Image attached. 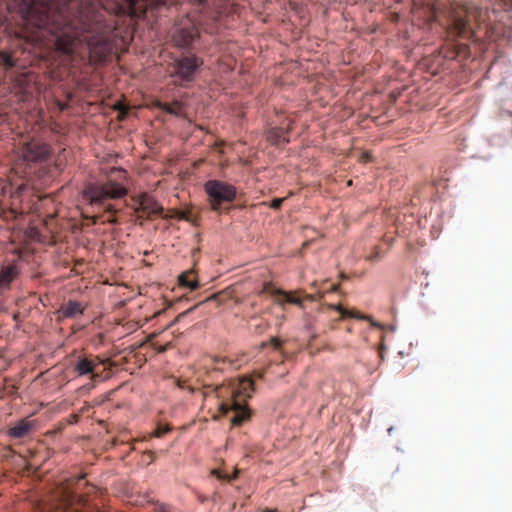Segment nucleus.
I'll list each match as a JSON object with an SVG mask.
<instances>
[{"instance_id":"obj_1","label":"nucleus","mask_w":512,"mask_h":512,"mask_svg":"<svg viewBox=\"0 0 512 512\" xmlns=\"http://www.w3.org/2000/svg\"><path fill=\"white\" fill-rule=\"evenodd\" d=\"M41 36H52L54 49L61 55L71 56L75 42H85L91 57L104 61L111 53L110 27L90 12H80L68 20L61 13L40 12L33 20Z\"/></svg>"},{"instance_id":"obj_2","label":"nucleus","mask_w":512,"mask_h":512,"mask_svg":"<svg viewBox=\"0 0 512 512\" xmlns=\"http://www.w3.org/2000/svg\"><path fill=\"white\" fill-rule=\"evenodd\" d=\"M254 383L249 378L239 381L237 388L231 391V399L222 402L219 406V412L226 415L232 413L230 422L233 426H240L250 418V411L247 409L246 400L250 398L253 391Z\"/></svg>"},{"instance_id":"obj_3","label":"nucleus","mask_w":512,"mask_h":512,"mask_svg":"<svg viewBox=\"0 0 512 512\" xmlns=\"http://www.w3.org/2000/svg\"><path fill=\"white\" fill-rule=\"evenodd\" d=\"M130 207L138 219L155 220L157 217L172 218L178 221H188V217L183 211H168L164 214L163 208L157 203L154 197L148 193H140L132 196Z\"/></svg>"},{"instance_id":"obj_4","label":"nucleus","mask_w":512,"mask_h":512,"mask_svg":"<svg viewBox=\"0 0 512 512\" xmlns=\"http://www.w3.org/2000/svg\"><path fill=\"white\" fill-rule=\"evenodd\" d=\"M126 193L127 190L122 184L108 180L105 183L89 184L83 192V198L92 206L109 208V205H105L107 200L122 198Z\"/></svg>"},{"instance_id":"obj_5","label":"nucleus","mask_w":512,"mask_h":512,"mask_svg":"<svg viewBox=\"0 0 512 512\" xmlns=\"http://www.w3.org/2000/svg\"><path fill=\"white\" fill-rule=\"evenodd\" d=\"M211 208L219 212H228L236 197V188L220 180H209L204 184Z\"/></svg>"},{"instance_id":"obj_6","label":"nucleus","mask_w":512,"mask_h":512,"mask_svg":"<svg viewBox=\"0 0 512 512\" xmlns=\"http://www.w3.org/2000/svg\"><path fill=\"white\" fill-rule=\"evenodd\" d=\"M69 484L61 489L59 496V509L62 512H103L98 507L89 504L88 500L71 490Z\"/></svg>"},{"instance_id":"obj_7","label":"nucleus","mask_w":512,"mask_h":512,"mask_svg":"<svg viewBox=\"0 0 512 512\" xmlns=\"http://www.w3.org/2000/svg\"><path fill=\"white\" fill-rule=\"evenodd\" d=\"M202 64L203 60L195 54H182L171 63V75L181 81L191 82L194 80L195 73Z\"/></svg>"},{"instance_id":"obj_8","label":"nucleus","mask_w":512,"mask_h":512,"mask_svg":"<svg viewBox=\"0 0 512 512\" xmlns=\"http://www.w3.org/2000/svg\"><path fill=\"white\" fill-rule=\"evenodd\" d=\"M49 145L38 139H31L22 147L24 160L28 162H42L49 156Z\"/></svg>"},{"instance_id":"obj_9","label":"nucleus","mask_w":512,"mask_h":512,"mask_svg":"<svg viewBox=\"0 0 512 512\" xmlns=\"http://www.w3.org/2000/svg\"><path fill=\"white\" fill-rule=\"evenodd\" d=\"M102 364L98 357H78L73 364V371L78 376L90 375L91 379H96L99 374L96 369Z\"/></svg>"},{"instance_id":"obj_10","label":"nucleus","mask_w":512,"mask_h":512,"mask_svg":"<svg viewBox=\"0 0 512 512\" xmlns=\"http://www.w3.org/2000/svg\"><path fill=\"white\" fill-rule=\"evenodd\" d=\"M199 36L198 27L192 24L188 27L177 28L172 35V40L177 47L185 48L189 47Z\"/></svg>"},{"instance_id":"obj_11","label":"nucleus","mask_w":512,"mask_h":512,"mask_svg":"<svg viewBox=\"0 0 512 512\" xmlns=\"http://www.w3.org/2000/svg\"><path fill=\"white\" fill-rule=\"evenodd\" d=\"M20 267L17 261L7 262L0 267V292L9 288L10 284L18 278Z\"/></svg>"},{"instance_id":"obj_12","label":"nucleus","mask_w":512,"mask_h":512,"mask_svg":"<svg viewBox=\"0 0 512 512\" xmlns=\"http://www.w3.org/2000/svg\"><path fill=\"white\" fill-rule=\"evenodd\" d=\"M169 0H126L128 13L131 17H142L146 13L147 5H166Z\"/></svg>"},{"instance_id":"obj_13","label":"nucleus","mask_w":512,"mask_h":512,"mask_svg":"<svg viewBox=\"0 0 512 512\" xmlns=\"http://www.w3.org/2000/svg\"><path fill=\"white\" fill-rule=\"evenodd\" d=\"M86 306L78 301L69 300L63 303L57 311L58 319L75 318L84 313Z\"/></svg>"},{"instance_id":"obj_14","label":"nucleus","mask_w":512,"mask_h":512,"mask_svg":"<svg viewBox=\"0 0 512 512\" xmlns=\"http://www.w3.org/2000/svg\"><path fill=\"white\" fill-rule=\"evenodd\" d=\"M292 120H288L286 127H272L267 131L266 138L273 145H279L281 143H288L289 138L287 137L288 131L292 128Z\"/></svg>"},{"instance_id":"obj_15","label":"nucleus","mask_w":512,"mask_h":512,"mask_svg":"<svg viewBox=\"0 0 512 512\" xmlns=\"http://www.w3.org/2000/svg\"><path fill=\"white\" fill-rule=\"evenodd\" d=\"M34 427L35 421L24 418L16 422L14 426L10 427L7 434L11 438L20 439L27 436Z\"/></svg>"},{"instance_id":"obj_16","label":"nucleus","mask_w":512,"mask_h":512,"mask_svg":"<svg viewBox=\"0 0 512 512\" xmlns=\"http://www.w3.org/2000/svg\"><path fill=\"white\" fill-rule=\"evenodd\" d=\"M329 308L340 312L341 318L350 317V318H355V319H359V320H366V321H369L371 323V325H373L375 327H380V324L374 322L372 320L371 316L362 315L359 312H350V311L344 309L341 305L330 304Z\"/></svg>"},{"instance_id":"obj_17","label":"nucleus","mask_w":512,"mask_h":512,"mask_svg":"<svg viewBox=\"0 0 512 512\" xmlns=\"http://www.w3.org/2000/svg\"><path fill=\"white\" fill-rule=\"evenodd\" d=\"M178 284L180 287L195 290L199 287L198 281L193 270H188L178 276Z\"/></svg>"},{"instance_id":"obj_18","label":"nucleus","mask_w":512,"mask_h":512,"mask_svg":"<svg viewBox=\"0 0 512 512\" xmlns=\"http://www.w3.org/2000/svg\"><path fill=\"white\" fill-rule=\"evenodd\" d=\"M156 106L162 111L174 116H179L182 111V104L179 101H173L171 104L157 102Z\"/></svg>"},{"instance_id":"obj_19","label":"nucleus","mask_w":512,"mask_h":512,"mask_svg":"<svg viewBox=\"0 0 512 512\" xmlns=\"http://www.w3.org/2000/svg\"><path fill=\"white\" fill-rule=\"evenodd\" d=\"M212 361L213 369L218 371L222 370L224 365L231 364V361L228 358L222 356L214 357Z\"/></svg>"},{"instance_id":"obj_20","label":"nucleus","mask_w":512,"mask_h":512,"mask_svg":"<svg viewBox=\"0 0 512 512\" xmlns=\"http://www.w3.org/2000/svg\"><path fill=\"white\" fill-rule=\"evenodd\" d=\"M0 60L2 64L7 68L11 69L15 66V61L12 58V56L7 52H1L0 53Z\"/></svg>"},{"instance_id":"obj_21","label":"nucleus","mask_w":512,"mask_h":512,"mask_svg":"<svg viewBox=\"0 0 512 512\" xmlns=\"http://www.w3.org/2000/svg\"><path fill=\"white\" fill-rule=\"evenodd\" d=\"M26 235L28 238H30L32 240L40 241V239H39L40 234H39V231L37 230L36 226H28Z\"/></svg>"},{"instance_id":"obj_22","label":"nucleus","mask_w":512,"mask_h":512,"mask_svg":"<svg viewBox=\"0 0 512 512\" xmlns=\"http://www.w3.org/2000/svg\"><path fill=\"white\" fill-rule=\"evenodd\" d=\"M170 431V427L169 426H163V425H158L156 427V429L153 431V436L154 437H157V438H161L163 437L166 433H168Z\"/></svg>"},{"instance_id":"obj_23","label":"nucleus","mask_w":512,"mask_h":512,"mask_svg":"<svg viewBox=\"0 0 512 512\" xmlns=\"http://www.w3.org/2000/svg\"><path fill=\"white\" fill-rule=\"evenodd\" d=\"M190 2L199 12H203L208 8V0H190Z\"/></svg>"},{"instance_id":"obj_24","label":"nucleus","mask_w":512,"mask_h":512,"mask_svg":"<svg viewBox=\"0 0 512 512\" xmlns=\"http://www.w3.org/2000/svg\"><path fill=\"white\" fill-rule=\"evenodd\" d=\"M382 254L380 253L379 248H375L374 252L368 256H366V260L370 262H377L382 259Z\"/></svg>"},{"instance_id":"obj_25","label":"nucleus","mask_w":512,"mask_h":512,"mask_svg":"<svg viewBox=\"0 0 512 512\" xmlns=\"http://www.w3.org/2000/svg\"><path fill=\"white\" fill-rule=\"evenodd\" d=\"M153 512H172L171 507L164 503H155Z\"/></svg>"},{"instance_id":"obj_26","label":"nucleus","mask_w":512,"mask_h":512,"mask_svg":"<svg viewBox=\"0 0 512 512\" xmlns=\"http://www.w3.org/2000/svg\"><path fill=\"white\" fill-rule=\"evenodd\" d=\"M284 296H285V301L288 303L297 304V305H301V303H302L299 298H296L290 294L285 293Z\"/></svg>"},{"instance_id":"obj_27","label":"nucleus","mask_w":512,"mask_h":512,"mask_svg":"<svg viewBox=\"0 0 512 512\" xmlns=\"http://www.w3.org/2000/svg\"><path fill=\"white\" fill-rule=\"evenodd\" d=\"M285 198H275L271 201L270 207L273 209H278L282 205Z\"/></svg>"},{"instance_id":"obj_28","label":"nucleus","mask_w":512,"mask_h":512,"mask_svg":"<svg viewBox=\"0 0 512 512\" xmlns=\"http://www.w3.org/2000/svg\"><path fill=\"white\" fill-rule=\"evenodd\" d=\"M216 473H217L218 478H220V479H227L228 481H231V480H233V479H235L237 477V471H235L232 476H228V475L224 476V475H221L218 472H216Z\"/></svg>"},{"instance_id":"obj_29","label":"nucleus","mask_w":512,"mask_h":512,"mask_svg":"<svg viewBox=\"0 0 512 512\" xmlns=\"http://www.w3.org/2000/svg\"><path fill=\"white\" fill-rule=\"evenodd\" d=\"M197 307V305L191 307L190 309L180 313L177 317H176V321H179L181 318L185 317L187 314H189L192 310H194L195 308Z\"/></svg>"},{"instance_id":"obj_30","label":"nucleus","mask_w":512,"mask_h":512,"mask_svg":"<svg viewBox=\"0 0 512 512\" xmlns=\"http://www.w3.org/2000/svg\"><path fill=\"white\" fill-rule=\"evenodd\" d=\"M116 222V219L112 217V214H109L108 218L106 220L102 221V224L108 223V224H114Z\"/></svg>"},{"instance_id":"obj_31","label":"nucleus","mask_w":512,"mask_h":512,"mask_svg":"<svg viewBox=\"0 0 512 512\" xmlns=\"http://www.w3.org/2000/svg\"><path fill=\"white\" fill-rule=\"evenodd\" d=\"M271 342L273 343V345H274V347H275V348H279V346H280V341H279L278 339H276V338H272V339H271Z\"/></svg>"},{"instance_id":"obj_32","label":"nucleus","mask_w":512,"mask_h":512,"mask_svg":"<svg viewBox=\"0 0 512 512\" xmlns=\"http://www.w3.org/2000/svg\"><path fill=\"white\" fill-rule=\"evenodd\" d=\"M393 238L392 237H388V236H384V241L388 243V245H391V242H392Z\"/></svg>"},{"instance_id":"obj_33","label":"nucleus","mask_w":512,"mask_h":512,"mask_svg":"<svg viewBox=\"0 0 512 512\" xmlns=\"http://www.w3.org/2000/svg\"><path fill=\"white\" fill-rule=\"evenodd\" d=\"M262 512H278L276 509L265 508Z\"/></svg>"},{"instance_id":"obj_34","label":"nucleus","mask_w":512,"mask_h":512,"mask_svg":"<svg viewBox=\"0 0 512 512\" xmlns=\"http://www.w3.org/2000/svg\"><path fill=\"white\" fill-rule=\"evenodd\" d=\"M338 287H339L338 284L333 285L332 288H331V291L332 292H336L338 290Z\"/></svg>"},{"instance_id":"obj_35","label":"nucleus","mask_w":512,"mask_h":512,"mask_svg":"<svg viewBox=\"0 0 512 512\" xmlns=\"http://www.w3.org/2000/svg\"><path fill=\"white\" fill-rule=\"evenodd\" d=\"M84 479V476L83 475H80L76 480H75V483H79V481L83 480Z\"/></svg>"},{"instance_id":"obj_36","label":"nucleus","mask_w":512,"mask_h":512,"mask_svg":"<svg viewBox=\"0 0 512 512\" xmlns=\"http://www.w3.org/2000/svg\"><path fill=\"white\" fill-rule=\"evenodd\" d=\"M340 278H341L342 280H345V279H347V276H346L344 273H341V274H340Z\"/></svg>"},{"instance_id":"obj_37","label":"nucleus","mask_w":512,"mask_h":512,"mask_svg":"<svg viewBox=\"0 0 512 512\" xmlns=\"http://www.w3.org/2000/svg\"><path fill=\"white\" fill-rule=\"evenodd\" d=\"M148 454H149L150 456H152V461H154V454H155V453H154L153 451H148Z\"/></svg>"},{"instance_id":"obj_38","label":"nucleus","mask_w":512,"mask_h":512,"mask_svg":"<svg viewBox=\"0 0 512 512\" xmlns=\"http://www.w3.org/2000/svg\"><path fill=\"white\" fill-rule=\"evenodd\" d=\"M309 243H310V241H305V242L303 243V245H302V246H303V248H306V247L309 245Z\"/></svg>"},{"instance_id":"obj_39","label":"nucleus","mask_w":512,"mask_h":512,"mask_svg":"<svg viewBox=\"0 0 512 512\" xmlns=\"http://www.w3.org/2000/svg\"><path fill=\"white\" fill-rule=\"evenodd\" d=\"M119 172L122 174L123 178H125V177H126V173H125V171H122V170H121V171H119Z\"/></svg>"},{"instance_id":"obj_40","label":"nucleus","mask_w":512,"mask_h":512,"mask_svg":"<svg viewBox=\"0 0 512 512\" xmlns=\"http://www.w3.org/2000/svg\"><path fill=\"white\" fill-rule=\"evenodd\" d=\"M407 246H408V249H412V244L410 242L407 244Z\"/></svg>"}]
</instances>
